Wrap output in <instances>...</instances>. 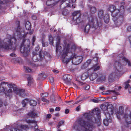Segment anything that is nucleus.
I'll return each instance as SVG.
<instances>
[{"instance_id":"nucleus-14","label":"nucleus","mask_w":131,"mask_h":131,"mask_svg":"<svg viewBox=\"0 0 131 131\" xmlns=\"http://www.w3.org/2000/svg\"><path fill=\"white\" fill-rule=\"evenodd\" d=\"M23 121L26 122L32 127H33L34 126L35 131H40L38 129V127L37 126L36 121L34 120L29 119L28 118H25L24 120Z\"/></svg>"},{"instance_id":"nucleus-16","label":"nucleus","mask_w":131,"mask_h":131,"mask_svg":"<svg viewBox=\"0 0 131 131\" xmlns=\"http://www.w3.org/2000/svg\"><path fill=\"white\" fill-rule=\"evenodd\" d=\"M98 16L99 18L100 19L103 18L104 22L105 23L107 24L109 20V15L107 14H106L104 17L103 10H99L98 13Z\"/></svg>"},{"instance_id":"nucleus-60","label":"nucleus","mask_w":131,"mask_h":131,"mask_svg":"<svg viewBox=\"0 0 131 131\" xmlns=\"http://www.w3.org/2000/svg\"><path fill=\"white\" fill-rule=\"evenodd\" d=\"M128 39L130 43L131 42V36H129L128 38Z\"/></svg>"},{"instance_id":"nucleus-10","label":"nucleus","mask_w":131,"mask_h":131,"mask_svg":"<svg viewBox=\"0 0 131 131\" xmlns=\"http://www.w3.org/2000/svg\"><path fill=\"white\" fill-rule=\"evenodd\" d=\"M73 21L77 25L81 23L84 18V16L81 14L80 10L74 11L72 13Z\"/></svg>"},{"instance_id":"nucleus-55","label":"nucleus","mask_w":131,"mask_h":131,"mask_svg":"<svg viewBox=\"0 0 131 131\" xmlns=\"http://www.w3.org/2000/svg\"><path fill=\"white\" fill-rule=\"evenodd\" d=\"M99 88L100 90H103L105 89V88L103 86L100 87Z\"/></svg>"},{"instance_id":"nucleus-6","label":"nucleus","mask_w":131,"mask_h":131,"mask_svg":"<svg viewBox=\"0 0 131 131\" xmlns=\"http://www.w3.org/2000/svg\"><path fill=\"white\" fill-rule=\"evenodd\" d=\"M60 38L59 36H57L56 39V52L58 53L59 52L62 55V54L63 51L64 49H65V51L67 49L68 50L69 52L67 53L66 57H68L67 54L69 52L72 51H74L76 48V46L75 45L72 43L70 44H67L64 42V45H63V49L62 52H60L61 49V45L60 43Z\"/></svg>"},{"instance_id":"nucleus-24","label":"nucleus","mask_w":131,"mask_h":131,"mask_svg":"<svg viewBox=\"0 0 131 131\" xmlns=\"http://www.w3.org/2000/svg\"><path fill=\"white\" fill-rule=\"evenodd\" d=\"M91 59H88L81 67V68L82 69H85L88 67L91 64Z\"/></svg>"},{"instance_id":"nucleus-2","label":"nucleus","mask_w":131,"mask_h":131,"mask_svg":"<svg viewBox=\"0 0 131 131\" xmlns=\"http://www.w3.org/2000/svg\"><path fill=\"white\" fill-rule=\"evenodd\" d=\"M100 111L98 108L94 109L89 113H85L83 114L81 118L77 119L74 123L73 128L76 130H79L80 127L83 131H93L95 127L94 123L96 122L97 117L99 121L101 117Z\"/></svg>"},{"instance_id":"nucleus-37","label":"nucleus","mask_w":131,"mask_h":131,"mask_svg":"<svg viewBox=\"0 0 131 131\" xmlns=\"http://www.w3.org/2000/svg\"><path fill=\"white\" fill-rule=\"evenodd\" d=\"M24 69L26 72H30L31 71V69L28 67L24 66Z\"/></svg>"},{"instance_id":"nucleus-17","label":"nucleus","mask_w":131,"mask_h":131,"mask_svg":"<svg viewBox=\"0 0 131 131\" xmlns=\"http://www.w3.org/2000/svg\"><path fill=\"white\" fill-rule=\"evenodd\" d=\"M1 84H7L8 87L10 88L13 89L15 93L16 91L17 90V88L15 84H13L12 83H9L8 82H1Z\"/></svg>"},{"instance_id":"nucleus-26","label":"nucleus","mask_w":131,"mask_h":131,"mask_svg":"<svg viewBox=\"0 0 131 131\" xmlns=\"http://www.w3.org/2000/svg\"><path fill=\"white\" fill-rule=\"evenodd\" d=\"M61 2L62 3V4L64 5L65 7H70L71 4L69 0H62Z\"/></svg>"},{"instance_id":"nucleus-53","label":"nucleus","mask_w":131,"mask_h":131,"mask_svg":"<svg viewBox=\"0 0 131 131\" xmlns=\"http://www.w3.org/2000/svg\"><path fill=\"white\" fill-rule=\"evenodd\" d=\"M80 105H79L76 107V110L77 111H78L80 110Z\"/></svg>"},{"instance_id":"nucleus-58","label":"nucleus","mask_w":131,"mask_h":131,"mask_svg":"<svg viewBox=\"0 0 131 131\" xmlns=\"http://www.w3.org/2000/svg\"><path fill=\"white\" fill-rule=\"evenodd\" d=\"M53 71L55 73H58L59 71L58 70H56L55 69L53 70Z\"/></svg>"},{"instance_id":"nucleus-31","label":"nucleus","mask_w":131,"mask_h":131,"mask_svg":"<svg viewBox=\"0 0 131 131\" xmlns=\"http://www.w3.org/2000/svg\"><path fill=\"white\" fill-rule=\"evenodd\" d=\"M37 103L34 100H31L29 101V104L30 105L35 106L36 105Z\"/></svg>"},{"instance_id":"nucleus-13","label":"nucleus","mask_w":131,"mask_h":131,"mask_svg":"<svg viewBox=\"0 0 131 131\" xmlns=\"http://www.w3.org/2000/svg\"><path fill=\"white\" fill-rule=\"evenodd\" d=\"M121 88V86H116L114 88V90H107L103 91L102 93L103 95H107L110 94H113L116 95H119V92H116L117 91H119Z\"/></svg>"},{"instance_id":"nucleus-49","label":"nucleus","mask_w":131,"mask_h":131,"mask_svg":"<svg viewBox=\"0 0 131 131\" xmlns=\"http://www.w3.org/2000/svg\"><path fill=\"white\" fill-rule=\"evenodd\" d=\"M39 49V47L38 46H37L35 48V50L36 51H38Z\"/></svg>"},{"instance_id":"nucleus-40","label":"nucleus","mask_w":131,"mask_h":131,"mask_svg":"<svg viewBox=\"0 0 131 131\" xmlns=\"http://www.w3.org/2000/svg\"><path fill=\"white\" fill-rule=\"evenodd\" d=\"M66 104L67 105H69L70 104H72L73 103V101H65Z\"/></svg>"},{"instance_id":"nucleus-35","label":"nucleus","mask_w":131,"mask_h":131,"mask_svg":"<svg viewBox=\"0 0 131 131\" xmlns=\"http://www.w3.org/2000/svg\"><path fill=\"white\" fill-rule=\"evenodd\" d=\"M49 40L50 41V44L52 45L53 46V39L52 36L51 35H50L49 37Z\"/></svg>"},{"instance_id":"nucleus-50","label":"nucleus","mask_w":131,"mask_h":131,"mask_svg":"<svg viewBox=\"0 0 131 131\" xmlns=\"http://www.w3.org/2000/svg\"><path fill=\"white\" fill-rule=\"evenodd\" d=\"M51 115L50 114H48L46 116V118H49L51 117Z\"/></svg>"},{"instance_id":"nucleus-32","label":"nucleus","mask_w":131,"mask_h":131,"mask_svg":"<svg viewBox=\"0 0 131 131\" xmlns=\"http://www.w3.org/2000/svg\"><path fill=\"white\" fill-rule=\"evenodd\" d=\"M90 11L92 14H94L96 12V9L94 7H90Z\"/></svg>"},{"instance_id":"nucleus-46","label":"nucleus","mask_w":131,"mask_h":131,"mask_svg":"<svg viewBox=\"0 0 131 131\" xmlns=\"http://www.w3.org/2000/svg\"><path fill=\"white\" fill-rule=\"evenodd\" d=\"M36 39V37L35 36H33V38L32 39V44H34V42L35 41Z\"/></svg>"},{"instance_id":"nucleus-12","label":"nucleus","mask_w":131,"mask_h":131,"mask_svg":"<svg viewBox=\"0 0 131 131\" xmlns=\"http://www.w3.org/2000/svg\"><path fill=\"white\" fill-rule=\"evenodd\" d=\"M36 52H32V54L34 56L32 58V60L34 62H36L40 61H45L44 54L41 51H40L39 52V54H36Z\"/></svg>"},{"instance_id":"nucleus-34","label":"nucleus","mask_w":131,"mask_h":131,"mask_svg":"<svg viewBox=\"0 0 131 131\" xmlns=\"http://www.w3.org/2000/svg\"><path fill=\"white\" fill-rule=\"evenodd\" d=\"M38 76L40 77V79H44L46 77L45 73L44 72H43L42 73L39 74Z\"/></svg>"},{"instance_id":"nucleus-22","label":"nucleus","mask_w":131,"mask_h":131,"mask_svg":"<svg viewBox=\"0 0 131 131\" xmlns=\"http://www.w3.org/2000/svg\"><path fill=\"white\" fill-rule=\"evenodd\" d=\"M15 93L22 96L25 95V90L23 89H17V90L15 91Z\"/></svg>"},{"instance_id":"nucleus-8","label":"nucleus","mask_w":131,"mask_h":131,"mask_svg":"<svg viewBox=\"0 0 131 131\" xmlns=\"http://www.w3.org/2000/svg\"><path fill=\"white\" fill-rule=\"evenodd\" d=\"M102 110L104 111L105 115L107 118L109 117L110 115H112L113 113V108L111 105L107 103L102 104L100 106Z\"/></svg>"},{"instance_id":"nucleus-61","label":"nucleus","mask_w":131,"mask_h":131,"mask_svg":"<svg viewBox=\"0 0 131 131\" xmlns=\"http://www.w3.org/2000/svg\"><path fill=\"white\" fill-rule=\"evenodd\" d=\"M69 110L68 109H67L65 110V113L66 114L68 113L69 112Z\"/></svg>"},{"instance_id":"nucleus-27","label":"nucleus","mask_w":131,"mask_h":131,"mask_svg":"<svg viewBox=\"0 0 131 131\" xmlns=\"http://www.w3.org/2000/svg\"><path fill=\"white\" fill-rule=\"evenodd\" d=\"M28 115L29 117L31 118H34L37 116V114L34 112L28 113Z\"/></svg>"},{"instance_id":"nucleus-21","label":"nucleus","mask_w":131,"mask_h":131,"mask_svg":"<svg viewBox=\"0 0 131 131\" xmlns=\"http://www.w3.org/2000/svg\"><path fill=\"white\" fill-rule=\"evenodd\" d=\"M106 118L103 120V122L104 125L106 126H108V123L112 122V120L111 117V115L109 116V117L108 116V118L106 116Z\"/></svg>"},{"instance_id":"nucleus-44","label":"nucleus","mask_w":131,"mask_h":131,"mask_svg":"<svg viewBox=\"0 0 131 131\" xmlns=\"http://www.w3.org/2000/svg\"><path fill=\"white\" fill-rule=\"evenodd\" d=\"M41 95L42 97H45L47 96L48 94L47 93H42L41 94Z\"/></svg>"},{"instance_id":"nucleus-23","label":"nucleus","mask_w":131,"mask_h":131,"mask_svg":"<svg viewBox=\"0 0 131 131\" xmlns=\"http://www.w3.org/2000/svg\"><path fill=\"white\" fill-rule=\"evenodd\" d=\"M64 121L62 120H61L59 121L58 125L57 126V131H62L61 128H60L64 124Z\"/></svg>"},{"instance_id":"nucleus-41","label":"nucleus","mask_w":131,"mask_h":131,"mask_svg":"<svg viewBox=\"0 0 131 131\" xmlns=\"http://www.w3.org/2000/svg\"><path fill=\"white\" fill-rule=\"evenodd\" d=\"M41 100L43 102H46L47 103H48L49 101L47 99H46L44 97H42Z\"/></svg>"},{"instance_id":"nucleus-54","label":"nucleus","mask_w":131,"mask_h":131,"mask_svg":"<svg viewBox=\"0 0 131 131\" xmlns=\"http://www.w3.org/2000/svg\"><path fill=\"white\" fill-rule=\"evenodd\" d=\"M127 30L128 31H131V26H129L127 28Z\"/></svg>"},{"instance_id":"nucleus-1","label":"nucleus","mask_w":131,"mask_h":131,"mask_svg":"<svg viewBox=\"0 0 131 131\" xmlns=\"http://www.w3.org/2000/svg\"><path fill=\"white\" fill-rule=\"evenodd\" d=\"M16 25L13 38H12L10 35H7L3 40H1L0 38V49H12L13 50H15L17 45L16 44L15 37L16 35H17L19 37L23 38V41L20 48V51L24 56L26 57L28 55L30 52L29 45L30 41L28 39H25L24 36L25 35L23 34L24 31H22V29H20L19 21L17 22Z\"/></svg>"},{"instance_id":"nucleus-25","label":"nucleus","mask_w":131,"mask_h":131,"mask_svg":"<svg viewBox=\"0 0 131 131\" xmlns=\"http://www.w3.org/2000/svg\"><path fill=\"white\" fill-rule=\"evenodd\" d=\"M94 71L90 73V79L91 80L93 81L97 77V75L96 73H93Z\"/></svg>"},{"instance_id":"nucleus-38","label":"nucleus","mask_w":131,"mask_h":131,"mask_svg":"<svg viewBox=\"0 0 131 131\" xmlns=\"http://www.w3.org/2000/svg\"><path fill=\"white\" fill-rule=\"evenodd\" d=\"M69 13V11L66 9H64L62 12V14L64 16L67 15Z\"/></svg>"},{"instance_id":"nucleus-29","label":"nucleus","mask_w":131,"mask_h":131,"mask_svg":"<svg viewBox=\"0 0 131 131\" xmlns=\"http://www.w3.org/2000/svg\"><path fill=\"white\" fill-rule=\"evenodd\" d=\"M26 29L28 30H30L31 27V26L30 23L29 21L26 22L25 25Z\"/></svg>"},{"instance_id":"nucleus-51","label":"nucleus","mask_w":131,"mask_h":131,"mask_svg":"<svg viewBox=\"0 0 131 131\" xmlns=\"http://www.w3.org/2000/svg\"><path fill=\"white\" fill-rule=\"evenodd\" d=\"M32 18L33 19L35 20L36 19L37 17L35 16L32 15Z\"/></svg>"},{"instance_id":"nucleus-48","label":"nucleus","mask_w":131,"mask_h":131,"mask_svg":"<svg viewBox=\"0 0 131 131\" xmlns=\"http://www.w3.org/2000/svg\"><path fill=\"white\" fill-rule=\"evenodd\" d=\"M10 56L12 57H15L16 56V54L14 53H11L10 54Z\"/></svg>"},{"instance_id":"nucleus-36","label":"nucleus","mask_w":131,"mask_h":131,"mask_svg":"<svg viewBox=\"0 0 131 131\" xmlns=\"http://www.w3.org/2000/svg\"><path fill=\"white\" fill-rule=\"evenodd\" d=\"M124 4V3L123 2H122L121 3V5L120 6V10H122V12H123L124 11V7L123 6Z\"/></svg>"},{"instance_id":"nucleus-33","label":"nucleus","mask_w":131,"mask_h":131,"mask_svg":"<svg viewBox=\"0 0 131 131\" xmlns=\"http://www.w3.org/2000/svg\"><path fill=\"white\" fill-rule=\"evenodd\" d=\"M29 101L28 99H25L23 100L22 102V104L23 105V106L24 107H25L26 104L29 102Z\"/></svg>"},{"instance_id":"nucleus-62","label":"nucleus","mask_w":131,"mask_h":131,"mask_svg":"<svg viewBox=\"0 0 131 131\" xmlns=\"http://www.w3.org/2000/svg\"><path fill=\"white\" fill-rule=\"evenodd\" d=\"M73 85V86L74 87H75V88H78V86L77 85L73 83H72Z\"/></svg>"},{"instance_id":"nucleus-43","label":"nucleus","mask_w":131,"mask_h":131,"mask_svg":"<svg viewBox=\"0 0 131 131\" xmlns=\"http://www.w3.org/2000/svg\"><path fill=\"white\" fill-rule=\"evenodd\" d=\"M105 79V78L104 76H102L100 78V80L101 81H103Z\"/></svg>"},{"instance_id":"nucleus-47","label":"nucleus","mask_w":131,"mask_h":131,"mask_svg":"<svg viewBox=\"0 0 131 131\" xmlns=\"http://www.w3.org/2000/svg\"><path fill=\"white\" fill-rule=\"evenodd\" d=\"M60 110V108L59 107H56L55 110L56 111H59Z\"/></svg>"},{"instance_id":"nucleus-64","label":"nucleus","mask_w":131,"mask_h":131,"mask_svg":"<svg viewBox=\"0 0 131 131\" xmlns=\"http://www.w3.org/2000/svg\"><path fill=\"white\" fill-rule=\"evenodd\" d=\"M128 91L130 92H131V86L129 88Z\"/></svg>"},{"instance_id":"nucleus-30","label":"nucleus","mask_w":131,"mask_h":131,"mask_svg":"<svg viewBox=\"0 0 131 131\" xmlns=\"http://www.w3.org/2000/svg\"><path fill=\"white\" fill-rule=\"evenodd\" d=\"M27 80L28 82V86H30L31 85V84L33 80L32 78L30 76H29Z\"/></svg>"},{"instance_id":"nucleus-42","label":"nucleus","mask_w":131,"mask_h":131,"mask_svg":"<svg viewBox=\"0 0 131 131\" xmlns=\"http://www.w3.org/2000/svg\"><path fill=\"white\" fill-rule=\"evenodd\" d=\"M42 46L44 47L47 46V43L45 42V41L43 40L42 42Z\"/></svg>"},{"instance_id":"nucleus-7","label":"nucleus","mask_w":131,"mask_h":131,"mask_svg":"<svg viewBox=\"0 0 131 131\" xmlns=\"http://www.w3.org/2000/svg\"><path fill=\"white\" fill-rule=\"evenodd\" d=\"M88 23L85 26L84 31L87 33L89 31L91 26L95 29L100 27L101 26L102 23L100 20L99 21L95 16L91 15L88 18Z\"/></svg>"},{"instance_id":"nucleus-63","label":"nucleus","mask_w":131,"mask_h":131,"mask_svg":"<svg viewBox=\"0 0 131 131\" xmlns=\"http://www.w3.org/2000/svg\"><path fill=\"white\" fill-rule=\"evenodd\" d=\"M54 111V109H53L52 108H50V112H52Z\"/></svg>"},{"instance_id":"nucleus-56","label":"nucleus","mask_w":131,"mask_h":131,"mask_svg":"<svg viewBox=\"0 0 131 131\" xmlns=\"http://www.w3.org/2000/svg\"><path fill=\"white\" fill-rule=\"evenodd\" d=\"M112 98L113 100H115L117 99V98L116 96H113L112 97Z\"/></svg>"},{"instance_id":"nucleus-19","label":"nucleus","mask_w":131,"mask_h":131,"mask_svg":"<svg viewBox=\"0 0 131 131\" xmlns=\"http://www.w3.org/2000/svg\"><path fill=\"white\" fill-rule=\"evenodd\" d=\"M59 2V0H48L46 2V4L51 7L57 4Z\"/></svg>"},{"instance_id":"nucleus-39","label":"nucleus","mask_w":131,"mask_h":131,"mask_svg":"<svg viewBox=\"0 0 131 131\" xmlns=\"http://www.w3.org/2000/svg\"><path fill=\"white\" fill-rule=\"evenodd\" d=\"M130 82V80H128L126 82L125 86V89H126L129 87V84H128V83Z\"/></svg>"},{"instance_id":"nucleus-45","label":"nucleus","mask_w":131,"mask_h":131,"mask_svg":"<svg viewBox=\"0 0 131 131\" xmlns=\"http://www.w3.org/2000/svg\"><path fill=\"white\" fill-rule=\"evenodd\" d=\"M51 83H53L54 82V79L53 77H51L49 79Z\"/></svg>"},{"instance_id":"nucleus-20","label":"nucleus","mask_w":131,"mask_h":131,"mask_svg":"<svg viewBox=\"0 0 131 131\" xmlns=\"http://www.w3.org/2000/svg\"><path fill=\"white\" fill-rule=\"evenodd\" d=\"M63 79L65 82L67 83L72 79V77L71 75L69 74H65L63 77Z\"/></svg>"},{"instance_id":"nucleus-52","label":"nucleus","mask_w":131,"mask_h":131,"mask_svg":"<svg viewBox=\"0 0 131 131\" xmlns=\"http://www.w3.org/2000/svg\"><path fill=\"white\" fill-rule=\"evenodd\" d=\"M98 58L97 57H96L94 58L93 60L94 61H95L96 62H97L98 61Z\"/></svg>"},{"instance_id":"nucleus-5","label":"nucleus","mask_w":131,"mask_h":131,"mask_svg":"<svg viewBox=\"0 0 131 131\" xmlns=\"http://www.w3.org/2000/svg\"><path fill=\"white\" fill-rule=\"evenodd\" d=\"M114 62L115 63V67H117L119 70H121V71L123 67L126 66L127 64L129 67H131V61L125 57L124 55L122 53L118 55L116 57Z\"/></svg>"},{"instance_id":"nucleus-28","label":"nucleus","mask_w":131,"mask_h":131,"mask_svg":"<svg viewBox=\"0 0 131 131\" xmlns=\"http://www.w3.org/2000/svg\"><path fill=\"white\" fill-rule=\"evenodd\" d=\"M12 61L15 63H20L22 62V60L20 58H15L12 60Z\"/></svg>"},{"instance_id":"nucleus-59","label":"nucleus","mask_w":131,"mask_h":131,"mask_svg":"<svg viewBox=\"0 0 131 131\" xmlns=\"http://www.w3.org/2000/svg\"><path fill=\"white\" fill-rule=\"evenodd\" d=\"M93 101L95 103H97L99 102V101L95 99L93 100Z\"/></svg>"},{"instance_id":"nucleus-15","label":"nucleus","mask_w":131,"mask_h":131,"mask_svg":"<svg viewBox=\"0 0 131 131\" xmlns=\"http://www.w3.org/2000/svg\"><path fill=\"white\" fill-rule=\"evenodd\" d=\"M116 68L115 63L114 62L113 64V71L109 74L108 77V79L109 81H110L111 80L113 79L116 75L118 74L121 71V70H119L117 67Z\"/></svg>"},{"instance_id":"nucleus-4","label":"nucleus","mask_w":131,"mask_h":131,"mask_svg":"<svg viewBox=\"0 0 131 131\" xmlns=\"http://www.w3.org/2000/svg\"><path fill=\"white\" fill-rule=\"evenodd\" d=\"M108 9L111 12L113 17V20L117 26H119L122 23L124 15L123 13H120L118 9H116L113 5H110L108 6Z\"/></svg>"},{"instance_id":"nucleus-3","label":"nucleus","mask_w":131,"mask_h":131,"mask_svg":"<svg viewBox=\"0 0 131 131\" xmlns=\"http://www.w3.org/2000/svg\"><path fill=\"white\" fill-rule=\"evenodd\" d=\"M64 49L62 54V60L63 62L66 64L70 61H71L72 63L75 65H77L80 63L83 60V56H79L77 54L74 53L70 56L69 58H68L67 56V53L69 52V50H65Z\"/></svg>"},{"instance_id":"nucleus-18","label":"nucleus","mask_w":131,"mask_h":131,"mask_svg":"<svg viewBox=\"0 0 131 131\" xmlns=\"http://www.w3.org/2000/svg\"><path fill=\"white\" fill-rule=\"evenodd\" d=\"M0 89L1 90V92H4L5 93L6 96L10 98L11 97V94L13 92L12 89L8 90L7 91H5L3 87L1 88Z\"/></svg>"},{"instance_id":"nucleus-57","label":"nucleus","mask_w":131,"mask_h":131,"mask_svg":"<svg viewBox=\"0 0 131 131\" xmlns=\"http://www.w3.org/2000/svg\"><path fill=\"white\" fill-rule=\"evenodd\" d=\"M90 88V86L89 85H87L85 87V89L86 90H88Z\"/></svg>"},{"instance_id":"nucleus-9","label":"nucleus","mask_w":131,"mask_h":131,"mask_svg":"<svg viewBox=\"0 0 131 131\" xmlns=\"http://www.w3.org/2000/svg\"><path fill=\"white\" fill-rule=\"evenodd\" d=\"M28 129V127L27 125H21L19 126L16 124H13L12 128L10 129L5 128L2 130L3 131H23V130Z\"/></svg>"},{"instance_id":"nucleus-11","label":"nucleus","mask_w":131,"mask_h":131,"mask_svg":"<svg viewBox=\"0 0 131 131\" xmlns=\"http://www.w3.org/2000/svg\"><path fill=\"white\" fill-rule=\"evenodd\" d=\"M100 69V67L97 64H93L90 68L88 70L87 72H85L81 75V78L83 80H85L89 77L90 73L93 71L99 70Z\"/></svg>"}]
</instances>
